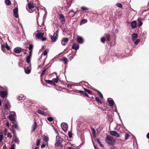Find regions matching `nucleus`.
I'll return each mask as SVG.
<instances>
[{"label":"nucleus","instance_id":"1","mask_svg":"<svg viewBox=\"0 0 149 149\" xmlns=\"http://www.w3.org/2000/svg\"><path fill=\"white\" fill-rule=\"evenodd\" d=\"M106 142L108 144L112 145L115 142V140L110 136L107 135L106 138Z\"/></svg>","mask_w":149,"mask_h":149},{"label":"nucleus","instance_id":"2","mask_svg":"<svg viewBox=\"0 0 149 149\" xmlns=\"http://www.w3.org/2000/svg\"><path fill=\"white\" fill-rule=\"evenodd\" d=\"M34 6L33 4L30 3H29L28 4L27 6L26 7L27 10L30 13H32L34 12Z\"/></svg>","mask_w":149,"mask_h":149},{"label":"nucleus","instance_id":"3","mask_svg":"<svg viewBox=\"0 0 149 149\" xmlns=\"http://www.w3.org/2000/svg\"><path fill=\"white\" fill-rule=\"evenodd\" d=\"M110 37L109 34H105L103 37L101 38V41L103 43H104L105 41H109L110 40Z\"/></svg>","mask_w":149,"mask_h":149},{"label":"nucleus","instance_id":"4","mask_svg":"<svg viewBox=\"0 0 149 149\" xmlns=\"http://www.w3.org/2000/svg\"><path fill=\"white\" fill-rule=\"evenodd\" d=\"M84 90L85 91H77V92H76L77 93H82L85 95L87 97H88V95L87 93L89 94H90L91 93V92L88 90H86V89H84Z\"/></svg>","mask_w":149,"mask_h":149},{"label":"nucleus","instance_id":"5","mask_svg":"<svg viewBox=\"0 0 149 149\" xmlns=\"http://www.w3.org/2000/svg\"><path fill=\"white\" fill-rule=\"evenodd\" d=\"M37 33H35L33 35H35V37L37 39H39L42 38L44 35V33L41 32H39L38 31H37Z\"/></svg>","mask_w":149,"mask_h":149},{"label":"nucleus","instance_id":"6","mask_svg":"<svg viewBox=\"0 0 149 149\" xmlns=\"http://www.w3.org/2000/svg\"><path fill=\"white\" fill-rule=\"evenodd\" d=\"M61 128L65 132H66L68 129V126L67 124L65 123H62L61 124Z\"/></svg>","mask_w":149,"mask_h":149},{"label":"nucleus","instance_id":"7","mask_svg":"<svg viewBox=\"0 0 149 149\" xmlns=\"http://www.w3.org/2000/svg\"><path fill=\"white\" fill-rule=\"evenodd\" d=\"M0 94L2 98L6 97L8 95L7 90L6 89V90L3 91H1L0 92Z\"/></svg>","mask_w":149,"mask_h":149},{"label":"nucleus","instance_id":"8","mask_svg":"<svg viewBox=\"0 0 149 149\" xmlns=\"http://www.w3.org/2000/svg\"><path fill=\"white\" fill-rule=\"evenodd\" d=\"M15 113L14 112H12L9 116V118L11 121H14L15 120Z\"/></svg>","mask_w":149,"mask_h":149},{"label":"nucleus","instance_id":"9","mask_svg":"<svg viewBox=\"0 0 149 149\" xmlns=\"http://www.w3.org/2000/svg\"><path fill=\"white\" fill-rule=\"evenodd\" d=\"M10 107V104L8 102L6 101L5 102L4 108L6 110H9Z\"/></svg>","mask_w":149,"mask_h":149},{"label":"nucleus","instance_id":"10","mask_svg":"<svg viewBox=\"0 0 149 149\" xmlns=\"http://www.w3.org/2000/svg\"><path fill=\"white\" fill-rule=\"evenodd\" d=\"M110 134L113 136L116 137H119L120 135L119 134L115 131H111L110 132Z\"/></svg>","mask_w":149,"mask_h":149},{"label":"nucleus","instance_id":"11","mask_svg":"<svg viewBox=\"0 0 149 149\" xmlns=\"http://www.w3.org/2000/svg\"><path fill=\"white\" fill-rule=\"evenodd\" d=\"M107 101L110 106L113 107L114 105V101L111 98H108Z\"/></svg>","mask_w":149,"mask_h":149},{"label":"nucleus","instance_id":"12","mask_svg":"<svg viewBox=\"0 0 149 149\" xmlns=\"http://www.w3.org/2000/svg\"><path fill=\"white\" fill-rule=\"evenodd\" d=\"M69 41V39L68 38H65L62 40L61 42L62 45L63 46L65 45L68 41Z\"/></svg>","mask_w":149,"mask_h":149},{"label":"nucleus","instance_id":"13","mask_svg":"<svg viewBox=\"0 0 149 149\" xmlns=\"http://www.w3.org/2000/svg\"><path fill=\"white\" fill-rule=\"evenodd\" d=\"M22 48L21 47H18L15 48L14 49V52L16 53H19L22 51Z\"/></svg>","mask_w":149,"mask_h":149},{"label":"nucleus","instance_id":"14","mask_svg":"<svg viewBox=\"0 0 149 149\" xmlns=\"http://www.w3.org/2000/svg\"><path fill=\"white\" fill-rule=\"evenodd\" d=\"M6 48L7 50H9L10 49V47L7 44H6V45H1V48L2 51L4 52V48Z\"/></svg>","mask_w":149,"mask_h":149},{"label":"nucleus","instance_id":"15","mask_svg":"<svg viewBox=\"0 0 149 149\" xmlns=\"http://www.w3.org/2000/svg\"><path fill=\"white\" fill-rule=\"evenodd\" d=\"M57 36V33H54L53 36L51 37L52 40L53 42H55L56 41Z\"/></svg>","mask_w":149,"mask_h":149},{"label":"nucleus","instance_id":"16","mask_svg":"<svg viewBox=\"0 0 149 149\" xmlns=\"http://www.w3.org/2000/svg\"><path fill=\"white\" fill-rule=\"evenodd\" d=\"M18 12V9L17 8H15L13 11V13L15 15V17L16 18H18L19 17Z\"/></svg>","mask_w":149,"mask_h":149},{"label":"nucleus","instance_id":"17","mask_svg":"<svg viewBox=\"0 0 149 149\" xmlns=\"http://www.w3.org/2000/svg\"><path fill=\"white\" fill-rule=\"evenodd\" d=\"M62 139V138L60 137L59 136H56V143L57 144L61 143Z\"/></svg>","mask_w":149,"mask_h":149},{"label":"nucleus","instance_id":"18","mask_svg":"<svg viewBox=\"0 0 149 149\" xmlns=\"http://www.w3.org/2000/svg\"><path fill=\"white\" fill-rule=\"evenodd\" d=\"M59 16L61 22L63 24L64 23L65 21L64 16L63 15L60 14Z\"/></svg>","mask_w":149,"mask_h":149},{"label":"nucleus","instance_id":"19","mask_svg":"<svg viewBox=\"0 0 149 149\" xmlns=\"http://www.w3.org/2000/svg\"><path fill=\"white\" fill-rule=\"evenodd\" d=\"M138 36L137 34L136 33L132 34V40L133 41H134L136 39Z\"/></svg>","mask_w":149,"mask_h":149},{"label":"nucleus","instance_id":"20","mask_svg":"<svg viewBox=\"0 0 149 149\" xmlns=\"http://www.w3.org/2000/svg\"><path fill=\"white\" fill-rule=\"evenodd\" d=\"M77 41L79 43L81 44L84 41L83 39L82 38L79 37H77Z\"/></svg>","mask_w":149,"mask_h":149},{"label":"nucleus","instance_id":"21","mask_svg":"<svg viewBox=\"0 0 149 149\" xmlns=\"http://www.w3.org/2000/svg\"><path fill=\"white\" fill-rule=\"evenodd\" d=\"M131 26L132 28H135L136 26V21H133L132 22L131 24Z\"/></svg>","mask_w":149,"mask_h":149},{"label":"nucleus","instance_id":"22","mask_svg":"<svg viewBox=\"0 0 149 149\" xmlns=\"http://www.w3.org/2000/svg\"><path fill=\"white\" fill-rule=\"evenodd\" d=\"M79 48V46L77 44H73L72 47V48L73 49H74L75 50H77Z\"/></svg>","mask_w":149,"mask_h":149},{"label":"nucleus","instance_id":"23","mask_svg":"<svg viewBox=\"0 0 149 149\" xmlns=\"http://www.w3.org/2000/svg\"><path fill=\"white\" fill-rule=\"evenodd\" d=\"M45 81L46 82L50 84H51L55 85V84L54 83L53 81L52 80H45Z\"/></svg>","mask_w":149,"mask_h":149},{"label":"nucleus","instance_id":"24","mask_svg":"<svg viewBox=\"0 0 149 149\" xmlns=\"http://www.w3.org/2000/svg\"><path fill=\"white\" fill-rule=\"evenodd\" d=\"M37 126V124L36 122H34L33 124L32 125V131L33 132H34L36 129Z\"/></svg>","mask_w":149,"mask_h":149},{"label":"nucleus","instance_id":"25","mask_svg":"<svg viewBox=\"0 0 149 149\" xmlns=\"http://www.w3.org/2000/svg\"><path fill=\"white\" fill-rule=\"evenodd\" d=\"M25 72L26 74H29L31 72V69L29 68H24Z\"/></svg>","mask_w":149,"mask_h":149},{"label":"nucleus","instance_id":"26","mask_svg":"<svg viewBox=\"0 0 149 149\" xmlns=\"http://www.w3.org/2000/svg\"><path fill=\"white\" fill-rule=\"evenodd\" d=\"M59 60L60 61H63L64 62V63L65 64L67 63V59L65 58H63L60 59Z\"/></svg>","mask_w":149,"mask_h":149},{"label":"nucleus","instance_id":"27","mask_svg":"<svg viewBox=\"0 0 149 149\" xmlns=\"http://www.w3.org/2000/svg\"><path fill=\"white\" fill-rule=\"evenodd\" d=\"M49 51V49H46L45 51L42 53V55L46 56L47 55Z\"/></svg>","mask_w":149,"mask_h":149},{"label":"nucleus","instance_id":"28","mask_svg":"<svg viewBox=\"0 0 149 149\" xmlns=\"http://www.w3.org/2000/svg\"><path fill=\"white\" fill-rule=\"evenodd\" d=\"M38 112L39 113L44 116H45L46 115L45 112H44L43 111L40 110H38Z\"/></svg>","mask_w":149,"mask_h":149},{"label":"nucleus","instance_id":"29","mask_svg":"<svg viewBox=\"0 0 149 149\" xmlns=\"http://www.w3.org/2000/svg\"><path fill=\"white\" fill-rule=\"evenodd\" d=\"M137 20H138V21L139 24V26H141L142 25V24H143V22L141 21V18H138Z\"/></svg>","mask_w":149,"mask_h":149},{"label":"nucleus","instance_id":"30","mask_svg":"<svg viewBox=\"0 0 149 149\" xmlns=\"http://www.w3.org/2000/svg\"><path fill=\"white\" fill-rule=\"evenodd\" d=\"M31 57H30L28 56H27V57H26V61L28 63H29L31 62Z\"/></svg>","mask_w":149,"mask_h":149},{"label":"nucleus","instance_id":"31","mask_svg":"<svg viewBox=\"0 0 149 149\" xmlns=\"http://www.w3.org/2000/svg\"><path fill=\"white\" fill-rule=\"evenodd\" d=\"M43 141H45L47 142L49 141V138L47 136H45L43 138Z\"/></svg>","mask_w":149,"mask_h":149},{"label":"nucleus","instance_id":"32","mask_svg":"<svg viewBox=\"0 0 149 149\" xmlns=\"http://www.w3.org/2000/svg\"><path fill=\"white\" fill-rule=\"evenodd\" d=\"M14 141L15 142L18 144L19 142V140L18 138L16 136H15Z\"/></svg>","mask_w":149,"mask_h":149},{"label":"nucleus","instance_id":"33","mask_svg":"<svg viewBox=\"0 0 149 149\" xmlns=\"http://www.w3.org/2000/svg\"><path fill=\"white\" fill-rule=\"evenodd\" d=\"M5 3L7 6H9L11 4V2L10 0H5Z\"/></svg>","mask_w":149,"mask_h":149},{"label":"nucleus","instance_id":"34","mask_svg":"<svg viewBox=\"0 0 149 149\" xmlns=\"http://www.w3.org/2000/svg\"><path fill=\"white\" fill-rule=\"evenodd\" d=\"M58 77L57 76L56 78H54L53 79V82L55 83H57L58 82Z\"/></svg>","mask_w":149,"mask_h":149},{"label":"nucleus","instance_id":"35","mask_svg":"<svg viewBox=\"0 0 149 149\" xmlns=\"http://www.w3.org/2000/svg\"><path fill=\"white\" fill-rule=\"evenodd\" d=\"M87 20L86 19H83L80 22V24L81 25L82 24H85L87 22Z\"/></svg>","mask_w":149,"mask_h":149},{"label":"nucleus","instance_id":"36","mask_svg":"<svg viewBox=\"0 0 149 149\" xmlns=\"http://www.w3.org/2000/svg\"><path fill=\"white\" fill-rule=\"evenodd\" d=\"M95 99L96 101L98 103L100 104H101L102 103L101 101L98 97H96L95 98Z\"/></svg>","mask_w":149,"mask_h":149},{"label":"nucleus","instance_id":"37","mask_svg":"<svg viewBox=\"0 0 149 149\" xmlns=\"http://www.w3.org/2000/svg\"><path fill=\"white\" fill-rule=\"evenodd\" d=\"M69 13L71 14L70 17H73L74 15V13L73 10H71L69 12Z\"/></svg>","mask_w":149,"mask_h":149},{"label":"nucleus","instance_id":"38","mask_svg":"<svg viewBox=\"0 0 149 149\" xmlns=\"http://www.w3.org/2000/svg\"><path fill=\"white\" fill-rule=\"evenodd\" d=\"M97 143L99 144V145L101 147H103V145L101 143L99 139H97Z\"/></svg>","mask_w":149,"mask_h":149},{"label":"nucleus","instance_id":"39","mask_svg":"<svg viewBox=\"0 0 149 149\" xmlns=\"http://www.w3.org/2000/svg\"><path fill=\"white\" fill-rule=\"evenodd\" d=\"M116 6L120 8H122V5L120 3H117L116 4Z\"/></svg>","mask_w":149,"mask_h":149},{"label":"nucleus","instance_id":"40","mask_svg":"<svg viewBox=\"0 0 149 149\" xmlns=\"http://www.w3.org/2000/svg\"><path fill=\"white\" fill-rule=\"evenodd\" d=\"M140 42V40L139 39H137L134 42V44L136 45H137Z\"/></svg>","mask_w":149,"mask_h":149},{"label":"nucleus","instance_id":"41","mask_svg":"<svg viewBox=\"0 0 149 149\" xmlns=\"http://www.w3.org/2000/svg\"><path fill=\"white\" fill-rule=\"evenodd\" d=\"M47 119L50 122H51L53 120V118L52 117H49Z\"/></svg>","mask_w":149,"mask_h":149},{"label":"nucleus","instance_id":"42","mask_svg":"<svg viewBox=\"0 0 149 149\" xmlns=\"http://www.w3.org/2000/svg\"><path fill=\"white\" fill-rule=\"evenodd\" d=\"M68 136L70 138H71L72 136V134L71 132L69 131L68 132Z\"/></svg>","mask_w":149,"mask_h":149},{"label":"nucleus","instance_id":"43","mask_svg":"<svg viewBox=\"0 0 149 149\" xmlns=\"http://www.w3.org/2000/svg\"><path fill=\"white\" fill-rule=\"evenodd\" d=\"M33 47V46L32 45H30L29 48V49L31 50H32Z\"/></svg>","mask_w":149,"mask_h":149},{"label":"nucleus","instance_id":"44","mask_svg":"<svg viewBox=\"0 0 149 149\" xmlns=\"http://www.w3.org/2000/svg\"><path fill=\"white\" fill-rule=\"evenodd\" d=\"M46 70V69H45L42 71V72L41 73V76H42L45 74Z\"/></svg>","mask_w":149,"mask_h":149},{"label":"nucleus","instance_id":"45","mask_svg":"<svg viewBox=\"0 0 149 149\" xmlns=\"http://www.w3.org/2000/svg\"><path fill=\"white\" fill-rule=\"evenodd\" d=\"M129 136V135L127 134H126L125 135V139L126 140L127 139Z\"/></svg>","mask_w":149,"mask_h":149},{"label":"nucleus","instance_id":"46","mask_svg":"<svg viewBox=\"0 0 149 149\" xmlns=\"http://www.w3.org/2000/svg\"><path fill=\"white\" fill-rule=\"evenodd\" d=\"M40 140L39 139L38 140L36 143V145L38 146L40 145Z\"/></svg>","mask_w":149,"mask_h":149},{"label":"nucleus","instance_id":"47","mask_svg":"<svg viewBox=\"0 0 149 149\" xmlns=\"http://www.w3.org/2000/svg\"><path fill=\"white\" fill-rule=\"evenodd\" d=\"M12 132H13V133L14 135V136H16V133L15 130L14 129H13L12 130Z\"/></svg>","mask_w":149,"mask_h":149},{"label":"nucleus","instance_id":"48","mask_svg":"<svg viewBox=\"0 0 149 149\" xmlns=\"http://www.w3.org/2000/svg\"><path fill=\"white\" fill-rule=\"evenodd\" d=\"M32 52V50H30V51H29V56H29L30 57H31Z\"/></svg>","mask_w":149,"mask_h":149},{"label":"nucleus","instance_id":"49","mask_svg":"<svg viewBox=\"0 0 149 149\" xmlns=\"http://www.w3.org/2000/svg\"><path fill=\"white\" fill-rule=\"evenodd\" d=\"M14 127L16 129H17L18 128V125L16 123L14 124Z\"/></svg>","mask_w":149,"mask_h":149},{"label":"nucleus","instance_id":"50","mask_svg":"<svg viewBox=\"0 0 149 149\" xmlns=\"http://www.w3.org/2000/svg\"><path fill=\"white\" fill-rule=\"evenodd\" d=\"M3 135L2 134H0V142L2 141L3 138Z\"/></svg>","mask_w":149,"mask_h":149},{"label":"nucleus","instance_id":"51","mask_svg":"<svg viewBox=\"0 0 149 149\" xmlns=\"http://www.w3.org/2000/svg\"><path fill=\"white\" fill-rule=\"evenodd\" d=\"M7 137H9L10 138H11L12 137V136H11V134L9 133H8L7 134Z\"/></svg>","mask_w":149,"mask_h":149},{"label":"nucleus","instance_id":"52","mask_svg":"<svg viewBox=\"0 0 149 149\" xmlns=\"http://www.w3.org/2000/svg\"><path fill=\"white\" fill-rule=\"evenodd\" d=\"M98 93H99V94L100 95V97L101 98H102L103 96V95L99 91H98Z\"/></svg>","mask_w":149,"mask_h":149},{"label":"nucleus","instance_id":"53","mask_svg":"<svg viewBox=\"0 0 149 149\" xmlns=\"http://www.w3.org/2000/svg\"><path fill=\"white\" fill-rule=\"evenodd\" d=\"M81 9L83 10H88V8L86 7H82L81 8Z\"/></svg>","mask_w":149,"mask_h":149},{"label":"nucleus","instance_id":"54","mask_svg":"<svg viewBox=\"0 0 149 149\" xmlns=\"http://www.w3.org/2000/svg\"><path fill=\"white\" fill-rule=\"evenodd\" d=\"M7 129H5V130H4V132L3 133V134L5 135H6V133H7Z\"/></svg>","mask_w":149,"mask_h":149},{"label":"nucleus","instance_id":"55","mask_svg":"<svg viewBox=\"0 0 149 149\" xmlns=\"http://www.w3.org/2000/svg\"><path fill=\"white\" fill-rule=\"evenodd\" d=\"M15 146V144H14L13 145H12L11 146L10 149H15V148L14 146Z\"/></svg>","mask_w":149,"mask_h":149},{"label":"nucleus","instance_id":"56","mask_svg":"<svg viewBox=\"0 0 149 149\" xmlns=\"http://www.w3.org/2000/svg\"><path fill=\"white\" fill-rule=\"evenodd\" d=\"M42 41H45V40H46V38L45 37H43L42 36Z\"/></svg>","mask_w":149,"mask_h":149},{"label":"nucleus","instance_id":"57","mask_svg":"<svg viewBox=\"0 0 149 149\" xmlns=\"http://www.w3.org/2000/svg\"><path fill=\"white\" fill-rule=\"evenodd\" d=\"M38 24L39 26H42L44 24V23L42 22L41 24H39L38 22Z\"/></svg>","mask_w":149,"mask_h":149},{"label":"nucleus","instance_id":"58","mask_svg":"<svg viewBox=\"0 0 149 149\" xmlns=\"http://www.w3.org/2000/svg\"><path fill=\"white\" fill-rule=\"evenodd\" d=\"M6 126L8 127H9V123L8 122H7L6 123Z\"/></svg>","mask_w":149,"mask_h":149},{"label":"nucleus","instance_id":"59","mask_svg":"<svg viewBox=\"0 0 149 149\" xmlns=\"http://www.w3.org/2000/svg\"><path fill=\"white\" fill-rule=\"evenodd\" d=\"M18 99L19 100H21L24 99H23L22 97L21 96H21H19L18 97Z\"/></svg>","mask_w":149,"mask_h":149},{"label":"nucleus","instance_id":"60","mask_svg":"<svg viewBox=\"0 0 149 149\" xmlns=\"http://www.w3.org/2000/svg\"><path fill=\"white\" fill-rule=\"evenodd\" d=\"M67 87H70V88H72V85H71L68 84L67 85Z\"/></svg>","mask_w":149,"mask_h":149},{"label":"nucleus","instance_id":"61","mask_svg":"<svg viewBox=\"0 0 149 149\" xmlns=\"http://www.w3.org/2000/svg\"><path fill=\"white\" fill-rule=\"evenodd\" d=\"M146 136L148 139H149V132L147 134Z\"/></svg>","mask_w":149,"mask_h":149},{"label":"nucleus","instance_id":"62","mask_svg":"<svg viewBox=\"0 0 149 149\" xmlns=\"http://www.w3.org/2000/svg\"><path fill=\"white\" fill-rule=\"evenodd\" d=\"M45 146V145L44 144H43L41 145V148H43Z\"/></svg>","mask_w":149,"mask_h":149},{"label":"nucleus","instance_id":"63","mask_svg":"<svg viewBox=\"0 0 149 149\" xmlns=\"http://www.w3.org/2000/svg\"><path fill=\"white\" fill-rule=\"evenodd\" d=\"M3 149H6V146H4L3 147Z\"/></svg>","mask_w":149,"mask_h":149},{"label":"nucleus","instance_id":"64","mask_svg":"<svg viewBox=\"0 0 149 149\" xmlns=\"http://www.w3.org/2000/svg\"><path fill=\"white\" fill-rule=\"evenodd\" d=\"M114 107H115V111L117 112V109H116V105L115 104L114 105Z\"/></svg>","mask_w":149,"mask_h":149}]
</instances>
